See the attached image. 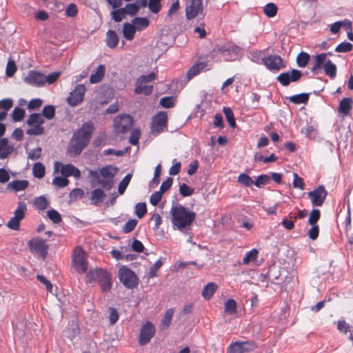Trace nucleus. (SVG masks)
Returning a JSON list of instances; mask_svg holds the SVG:
<instances>
[{
  "instance_id": "f257e3e1",
  "label": "nucleus",
  "mask_w": 353,
  "mask_h": 353,
  "mask_svg": "<svg viewBox=\"0 0 353 353\" xmlns=\"http://www.w3.org/2000/svg\"><path fill=\"white\" fill-rule=\"evenodd\" d=\"M119 168L112 165H107L98 170H89L88 177L92 187L101 185V188H95L90 192L91 203L95 205L101 204L105 194L103 191L110 190L114 185V176L117 174Z\"/></svg>"
},
{
  "instance_id": "f03ea898",
  "label": "nucleus",
  "mask_w": 353,
  "mask_h": 353,
  "mask_svg": "<svg viewBox=\"0 0 353 353\" xmlns=\"http://www.w3.org/2000/svg\"><path fill=\"white\" fill-rule=\"evenodd\" d=\"M95 130L94 123L91 121L83 123L80 128L72 134L69 142L67 153L70 157H77L89 144Z\"/></svg>"
},
{
  "instance_id": "7ed1b4c3",
  "label": "nucleus",
  "mask_w": 353,
  "mask_h": 353,
  "mask_svg": "<svg viewBox=\"0 0 353 353\" xmlns=\"http://www.w3.org/2000/svg\"><path fill=\"white\" fill-rule=\"evenodd\" d=\"M170 215L174 228L179 230L187 229L196 219L195 212L180 204L172 206Z\"/></svg>"
},
{
  "instance_id": "20e7f679",
  "label": "nucleus",
  "mask_w": 353,
  "mask_h": 353,
  "mask_svg": "<svg viewBox=\"0 0 353 353\" xmlns=\"http://www.w3.org/2000/svg\"><path fill=\"white\" fill-rule=\"evenodd\" d=\"M88 282H98L102 292H109L112 288L111 275L103 269L90 270L87 274Z\"/></svg>"
},
{
  "instance_id": "39448f33",
  "label": "nucleus",
  "mask_w": 353,
  "mask_h": 353,
  "mask_svg": "<svg viewBox=\"0 0 353 353\" xmlns=\"http://www.w3.org/2000/svg\"><path fill=\"white\" fill-rule=\"evenodd\" d=\"M157 74L154 72L148 74H143L139 77L135 83L134 93L137 94H143L150 95L153 91V85H147L157 79Z\"/></svg>"
},
{
  "instance_id": "423d86ee",
  "label": "nucleus",
  "mask_w": 353,
  "mask_h": 353,
  "mask_svg": "<svg viewBox=\"0 0 353 353\" xmlns=\"http://www.w3.org/2000/svg\"><path fill=\"white\" fill-rule=\"evenodd\" d=\"M120 282L128 289H134L139 285V279L135 272L126 266H122L118 272Z\"/></svg>"
},
{
  "instance_id": "0eeeda50",
  "label": "nucleus",
  "mask_w": 353,
  "mask_h": 353,
  "mask_svg": "<svg viewBox=\"0 0 353 353\" xmlns=\"http://www.w3.org/2000/svg\"><path fill=\"white\" fill-rule=\"evenodd\" d=\"M44 122L45 121L41 114H31L26 122L31 128L26 131V134L30 136H39L43 134L45 132V129L43 127Z\"/></svg>"
},
{
  "instance_id": "6e6552de",
  "label": "nucleus",
  "mask_w": 353,
  "mask_h": 353,
  "mask_svg": "<svg viewBox=\"0 0 353 353\" xmlns=\"http://www.w3.org/2000/svg\"><path fill=\"white\" fill-rule=\"evenodd\" d=\"M168 126V115L165 111H160L152 118L150 132L157 136L163 132Z\"/></svg>"
},
{
  "instance_id": "1a4fd4ad",
  "label": "nucleus",
  "mask_w": 353,
  "mask_h": 353,
  "mask_svg": "<svg viewBox=\"0 0 353 353\" xmlns=\"http://www.w3.org/2000/svg\"><path fill=\"white\" fill-rule=\"evenodd\" d=\"M26 211V203L23 201H19L17 204V209L14 212V216L12 217L6 224L7 227L13 230H19L20 228V222L24 219Z\"/></svg>"
},
{
  "instance_id": "9d476101",
  "label": "nucleus",
  "mask_w": 353,
  "mask_h": 353,
  "mask_svg": "<svg viewBox=\"0 0 353 353\" xmlns=\"http://www.w3.org/2000/svg\"><path fill=\"white\" fill-rule=\"evenodd\" d=\"M257 345L253 341H236L228 347V353H248L254 351Z\"/></svg>"
},
{
  "instance_id": "9b49d317",
  "label": "nucleus",
  "mask_w": 353,
  "mask_h": 353,
  "mask_svg": "<svg viewBox=\"0 0 353 353\" xmlns=\"http://www.w3.org/2000/svg\"><path fill=\"white\" fill-rule=\"evenodd\" d=\"M262 63L270 71L273 72H277L286 67L284 60L279 55L265 57L262 58Z\"/></svg>"
},
{
  "instance_id": "f8f14e48",
  "label": "nucleus",
  "mask_w": 353,
  "mask_h": 353,
  "mask_svg": "<svg viewBox=\"0 0 353 353\" xmlns=\"http://www.w3.org/2000/svg\"><path fill=\"white\" fill-rule=\"evenodd\" d=\"M302 76L303 73L301 70L292 69L281 73L276 79L283 86L286 87L290 83L299 81Z\"/></svg>"
},
{
  "instance_id": "ddd939ff",
  "label": "nucleus",
  "mask_w": 353,
  "mask_h": 353,
  "mask_svg": "<svg viewBox=\"0 0 353 353\" xmlns=\"http://www.w3.org/2000/svg\"><path fill=\"white\" fill-rule=\"evenodd\" d=\"M132 123V118L130 115L118 116L114 120V131L117 133H125L131 129Z\"/></svg>"
},
{
  "instance_id": "4468645a",
  "label": "nucleus",
  "mask_w": 353,
  "mask_h": 353,
  "mask_svg": "<svg viewBox=\"0 0 353 353\" xmlns=\"http://www.w3.org/2000/svg\"><path fill=\"white\" fill-rule=\"evenodd\" d=\"M85 91L86 88L83 84L77 85L67 99L68 104L72 107L80 104L83 101Z\"/></svg>"
},
{
  "instance_id": "2eb2a0df",
  "label": "nucleus",
  "mask_w": 353,
  "mask_h": 353,
  "mask_svg": "<svg viewBox=\"0 0 353 353\" xmlns=\"http://www.w3.org/2000/svg\"><path fill=\"white\" fill-rule=\"evenodd\" d=\"M72 263L74 268L80 274L85 273L88 269V262L84 252L81 248L76 250L73 254Z\"/></svg>"
},
{
  "instance_id": "dca6fc26",
  "label": "nucleus",
  "mask_w": 353,
  "mask_h": 353,
  "mask_svg": "<svg viewBox=\"0 0 353 353\" xmlns=\"http://www.w3.org/2000/svg\"><path fill=\"white\" fill-rule=\"evenodd\" d=\"M327 195V192L322 185H319L315 190L308 192V196L311 199L313 206H322Z\"/></svg>"
},
{
  "instance_id": "f3484780",
  "label": "nucleus",
  "mask_w": 353,
  "mask_h": 353,
  "mask_svg": "<svg viewBox=\"0 0 353 353\" xmlns=\"http://www.w3.org/2000/svg\"><path fill=\"white\" fill-rule=\"evenodd\" d=\"M28 244L31 252L39 254L43 259L46 257L48 245L44 240L42 239H32Z\"/></svg>"
},
{
  "instance_id": "a211bd4d",
  "label": "nucleus",
  "mask_w": 353,
  "mask_h": 353,
  "mask_svg": "<svg viewBox=\"0 0 353 353\" xmlns=\"http://www.w3.org/2000/svg\"><path fill=\"white\" fill-rule=\"evenodd\" d=\"M155 334V327L151 322H146L140 332L139 343L141 345L148 344Z\"/></svg>"
},
{
  "instance_id": "6ab92c4d",
  "label": "nucleus",
  "mask_w": 353,
  "mask_h": 353,
  "mask_svg": "<svg viewBox=\"0 0 353 353\" xmlns=\"http://www.w3.org/2000/svg\"><path fill=\"white\" fill-rule=\"evenodd\" d=\"M203 14L202 0H190L189 4L185 8L186 18L189 20L194 19L199 14Z\"/></svg>"
},
{
  "instance_id": "aec40b11",
  "label": "nucleus",
  "mask_w": 353,
  "mask_h": 353,
  "mask_svg": "<svg viewBox=\"0 0 353 353\" xmlns=\"http://www.w3.org/2000/svg\"><path fill=\"white\" fill-rule=\"evenodd\" d=\"M25 81L34 86H42L45 84V75L41 72L31 70L25 78Z\"/></svg>"
},
{
  "instance_id": "412c9836",
  "label": "nucleus",
  "mask_w": 353,
  "mask_h": 353,
  "mask_svg": "<svg viewBox=\"0 0 353 353\" xmlns=\"http://www.w3.org/2000/svg\"><path fill=\"white\" fill-rule=\"evenodd\" d=\"M219 50L220 52L223 54V56H227L228 54H229L231 56V59H234L238 57L239 54L240 53L241 48L232 43H227L221 46L219 48Z\"/></svg>"
},
{
  "instance_id": "4be33fe9",
  "label": "nucleus",
  "mask_w": 353,
  "mask_h": 353,
  "mask_svg": "<svg viewBox=\"0 0 353 353\" xmlns=\"http://www.w3.org/2000/svg\"><path fill=\"white\" fill-rule=\"evenodd\" d=\"M61 173L63 176L67 177L74 176L77 179L81 176V171L71 163L63 165L61 169Z\"/></svg>"
},
{
  "instance_id": "5701e85b",
  "label": "nucleus",
  "mask_w": 353,
  "mask_h": 353,
  "mask_svg": "<svg viewBox=\"0 0 353 353\" xmlns=\"http://www.w3.org/2000/svg\"><path fill=\"white\" fill-rule=\"evenodd\" d=\"M353 101L351 98H343L339 103L338 108L339 112L342 114L343 116H347L350 113Z\"/></svg>"
},
{
  "instance_id": "b1692460",
  "label": "nucleus",
  "mask_w": 353,
  "mask_h": 353,
  "mask_svg": "<svg viewBox=\"0 0 353 353\" xmlns=\"http://www.w3.org/2000/svg\"><path fill=\"white\" fill-rule=\"evenodd\" d=\"M208 66L205 61H202L192 65L187 72V78L190 80L192 77L199 74L202 70H205Z\"/></svg>"
},
{
  "instance_id": "393cba45",
  "label": "nucleus",
  "mask_w": 353,
  "mask_h": 353,
  "mask_svg": "<svg viewBox=\"0 0 353 353\" xmlns=\"http://www.w3.org/2000/svg\"><path fill=\"white\" fill-rule=\"evenodd\" d=\"M105 67L104 65H99L96 71L94 72L90 77V82L91 83H97L99 82H100L104 75H105Z\"/></svg>"
},
{
  "instance_id": "a878e982",
  "label": "nucleus",
  "mask_w": 353,
  "mask_h": 353,
  "mask_svg": "<svg viewBox=\"0 0 353 353\" xmlns=\"http://www.w3.org/2000/svg\"><path fill=\"white\" fill-rule=\"evenodd\" d=\"M119 38L116 32L109 30L106 33V45L110 48H115L118 46Z\"/></svg>"
},
{
  "instance_id": "bb28decb",
  "label": "nucleus",
  "mask_w": 353,
  "mask_h": 353,
  "mask_svg": "<svg viewBox=\"0 0 353 353\" xmlns=\"http://www.w3.org/2000/svg\"><path fill=\"white\" fill-rule=\"evenodd\" d=\"M28 185L29 182L27 180H14L8 183V188L19 192L26 190Z\"/></svg>"
},
{
  "instance_id": "cd10ccee",
  "label": "nucleus",
  "mask_w": 353,
  "mask_h": 353,
  "mask_svg": "<svg viewBox=\"0 0 353 353\" xmlns=\"http://www.w3.org/2000/svg\"><path fill=\"white\" fill-rule=\"evenodd\" d=\"M217 288L218 285L215 283H209L203 288L201 294L205 299L209 300L213 296Z\"/></svg>"
},
{
  "instance_id": "c85d7f7f",
  "label": "nucleus",
  "mask_w": 353,
  "mask_h": 353,
  "mask_svg": "<svg viewBox=\"0 0 353 353\" xmlns=\"http://www.w3.org/2000/svg\"><path fill=\"white\" fill-rule=\"evenodd\" d=\"M136 29L133 24L124 23L123 27V34L125 39L131 41L134 37Z\"/></svg>"
},
{
  "instance_id": "c756f323",
  "label": "nucleus",
  "mask_w": 353,
  "mask_h": 353,
  "mask_svg": "<svg viewBox=\"0 0 353 353\" xmlns=\"http://www.w3.org/2000/svg\"><path fill=\"white\" fill-rule=\"evenodd\" d=\"M309 95L310 94L308 93H301L288 97L286 99L294 104L306 103L309 100Z\"/></svg>"
},
{
  "instance_id": "7c9ffc66",
  "label": "nucleus",
  "mask_w": 353,
  "mask_h": 353,
  "mask_svg": "<svg viewBox=\"0 0 353 353\" xmlns=\"http://www.w3.org/2000/svg\"><path fill=\"white\" fill-rule=\"evenodd\" d=\"M325 73L330 77L331 79L336 77V65L328 59L322 68Z\"/></svg>"
},
{
  "instance_id": "2f4dec72",
  "label": "nucleus",
  "mask_w": 353,
  "mask_h": 353,
  "mask_svg": "<svg viewBox=\"0 0 353 353\" xmlns=\"http://www.w3.org/2000/svg\"><path fill=\"white\" fill-rule=\"evenodd\" d=\"M136 30H142L149 26V20L145 17H135L132 21Z\"/></svg>"
},
{
  "instance_id": "473e14b6",
  "label": "nucleus",
  "mask_w": 353,
  "mask_h": 353,
  "mask_svg": "<svg viewBox=\"0 0 353 353\" xmlns=\"http://www.w3.org/2000/svg\"><path fill=\"white\" fill-rule=\"evenodd\" d=\"M310 59V56L308 53L301 52L296 57V64L299 68L305 67Z\"/></svg>"
},
{
  "instance_id": "72a5a7b5",
  "label": "nucleus",
  "mask_w": 353,
  "mask_h": 353,
  "mask_svg": "<svg viewBox=\"0 0 353 353\" xmlns=\"http://www.w3.org/2000/svg\"><path fill=\"white\" fill-rule=\"evenodd\" d=\"M281 274L276 267H271L266 273L265 277L270 280L272 282L275 283L276 281L281 280L280 279Z\"/></svg>"
},
{
  "instance_id": "f704fd0d",
  "label": "nucleus",
  "mask_w": 353,
  "mask_h": 353,
  "mask_svg": "<svg viewBox=\"0 0 353 353\" xmlns=\"http://www.w3.org/2000/svg\"><path fill=\"white\" fill-rule=\"evenodd\" d=\"M45 166L40 162L35 163L32 168V173L34 177L42 179L45 175Z\"/></svg>"
},
{
  "instance_id": "c9c22d12",
  "label": "nucleus",
  "mask_w": 353,
  "mask_h": 353,
  "mask_svg": "<svg viewBox=\"0 0 353 353\" xmlns=\"http://www.w3.org/2000/svg\"><path fill=\"white\" fill-rule=\"evenodd\" d=\"M132 176V174L129 173V174H126L125 176V177L119 183V187H118V193L120 195H122L125 192L128 185L130 183Z\"/></svg>"
},
{
  "instance_id": "e433bc0d",
  "label": "nucleus",
  "mask_w": 353,
  "mask_h": 353,
  "mask_svg": "<svg viewBox=\"0 0 353 353\" xmlns=\"http://www.w3.org/2000/svg\"><path fill=\"white\" fill-rule=\"evenodd\" d=\"M223 111L229 125L232 128H234L236 126V122L232 109L229 107H224Z\"/></svg>"
},
{
  "instance_id": "4c0bfd02",
  "label": "nucleus",
  "mask_w": 353,
  "mask_h": 353,
  "mask_svg": "<svg viewBox=\"0 0 353 353\" xmlns=\"http://www.w3.org/2000/svg\"><path fill=\"white\" fill-rule=\"evenodd\" d=\"M34 205L38 210H44L48 207V201L45 196H40L35 198Z\"/></svg>"
},
{
  "instance_id": "58836bf2",
  "label": "nucleus",
  "mask_w": 353,
  "mask_h": 353,
  "mask_svg": "<svg viewBox=\"0 0 353 353\" xmlns=\"http://www.w3.org/2000/svg\"><path fill=\"white\" fill-rule=\"evenodd\" d=\"M42 115L47 119H52L55 116V107L52 105H48L43 107Z\"/></svg>"
},
{
  "instance_id": "ea45409f",
  "label": "nucleus",
  "mask_w": 353,
  "mask_h": 353,
  "mask_svg": "<svg viewBox=\"0 0 353 353\" xmlns=\"http://www.w3.org/2000/svg\"><path fill=\"white\" fill-rule=\"evenodd\" d=\"M237 181L245 187H250L252 184H254V182L252 178L245 173H242L239 175Z\"/></svg>"
},
{
  "instance_id": "a19ab883",
  "label": "nucleus",
  "mask_w": 353,
  "mask_h": 353,
  "mask_svg": "<svg viewBox=\"0 0 353 353\" xmlns=\"http://www.w3.org/2000/svg\"><path fill=\"white\" fill-rule=\"evenodd\" d=\"M47 216L55 224L59 223L62 220L59 212L54 209L49 210L47 212Z\"/></svg>"
},
{
  "instance_id": "79ce46f5",
  "label": "nucleus",
  "mask_w": 353,
  "mask_h": 353,
  "mask_svg": "<svg viewBox=\"0 0 353 353\" xmlns=\"http://www.w3.org/2000/svg\"><path fill=\"white\" fill-rule=\"evenodd\" d=\"M111 16L115 22H120L125 17V13L122 8H118L111 12Z\"/></svg>"
},
{
  "instance_id": "37998d69",
  "label": "nucleus",
  "mask_w": 353,
  "mask_h": 353,
  "mask_svg": "<svg viewBox=\"0 0 353 353\" xmlns=\"http://www.w3.org/2000/svg\"><path fill=\"white\" fill-rule=\"evenodd\" d=\"M179 191L182 196L186 197L192 195L194 192V189L185 183H182L179 185Z\"/></svg>"
},
{
  "instance_id": "c03bdc74",
  "label": "nucleus",
  "mask_w": 353,
  "mask_h": 353,
  "mask_svg": "<svg viewBox=\"0 0 353 353\" xmlns=\"http://www.w3.org/2000/svg\"><path fill=\"white\" fill-rule=\"evenodd\" d=\"M263 11L268 17H273L276 14L277 7L273 3H268L265 5Z\"/></svg>"
},
{
  "instance_id": "a18cd8bd",
  "label": "nucleus",
  "mask_w": 353,
  "mask_h": 353,
  "mask_svg": "<svg viewBox=\"0 0 353 353\" xmlns=\"http://www.w3.org/2000/svg\"><path fill=\"white\" fill-rule=\"evenodd\" d=\"M225 312L230 314H234L236 312V303L232 299H228L225 303Z\"/></svg>"
},
{
  "instance_id": "49530a36",
  "label": "nucleus",
  "mask_w": 353,
  "mask_h": 353,
  "mask_svg": "<svg viewBox=\"0 0 353 353\" xmlns=\"http://www.w3.org/2000/svg\"><path fill=\"white\" fill-rule=\"evenodd\" d=\"M271 178L268 174H261L259 175L256 180L254 182V185L257 188H261L263 185L269 183L270 182Z\"/></svg>"
},
{
  "instance_id": "de8ad7c7",
  "label": "nucleus",
  "mask_w": 353,
  "mask_h": 353,
  "mask_svg": "<svg viewBox=\"0 0 353 353\" xmlns=\"http://www.w3.org/2000/svg\"><path fill=\"white\" fill-rule=\"evenodd\" d=\"M69 183V180L65 176H55L52 179V184L57 188H64Z\"/></svg>"
},
{
  "instance_id": "09e8293b",
  "label": "nucleus",
  "mask_w": 353,
  "mask_h": 353,
  "mask_svg": "<svg viewBox=\"0 0 353 353\" xmlns=\"http://www.w3.org/2000/svg\"><path fill=\"white\" fill-rule=\"evenodd\" d=\"M147 212V207L145 203H138L135 205V214L139 219L143 218Z\"/></svg>"
},
{
  "instance_id": "8fccbe9b",
  "label": "nucleus",
  "mask_w": 353,
  "mask_h": 353,
  "mask_svg": "<svg viewBox=\"0 0 353 353\" xmlns=\"http://www.w3.org/2000/svg\"><path fill=\"white\" fill-rule=\"evenodd\" d=\"M126 14L134 16L139 11V6L137 3H128L125 8H122Z\"/></svg>"
},
{
  "instance_id": "3c124183",
  "label": "nucleus",
  "mask_w": 353,
  "mask_h": 353,
  "mask_svg": "<svg viewBox=\"0 0 353 353\" xmlns=\"http://www.w3.org/2000/svg\"><path fill=\"white\" fill-rule=\"evenodd\" d=\"M258 254V250L256 249H252L246 253L245 257L243 259V264H248L250 261L256 260Z\"/></svg>"
},
{
  "instance_id": "603ef678",
  "label": "nucleus",
  "mask_w": 353,
  "mask_h": 353,
  "mask_svg": "<svg viewBox=\"0 0 353 353\" xmlns=\"http://www.w3.org/2000/svg\"><path fill=\"white\" fill-rule=\"evenodd\" d=\"M147 6L152 13H158L161 8V0H149Z\"/></svg>"
},
{
  "instance_id": "864d4df0",
  "label": "nucleus",
  "mask_w": 353,
  "mask_h": 353,
  "mask_svg": "<svg viewBox=\"0 0 353 353\" xmlns=\"http://www.w3.org/2000/svg\"><path fill=\"white\" fill-rule=\"evenodd\" d=\"M25 116V110L23 108L16 107L12 113V118L14 121H21Z\"/></svg>"
},
{
  "instance_id": "5fc2aeb1",
  "label": "nucleus",
  "mask_w": 353,
  "mask_h": 353,
  "mask_svg": "<svg viewBox=\"0 0 353 353\" xmlns=\"http://www.w3.org/2000/svg\"><path fill=\"white\" fill-rule=\"evenodd\" d=\"M346 24L351 25V22L345 19L343 21H336L331 25L330 26V31L333 34H336L339 32L340 29L343 26H345Z\"/></svg>"
},
{
  "instance_id": "6e6d98bb",
  "label": "nucleus",
  "mask_w": 353,
  "mask_h": 353,
  "mask_svg": "<svg viewBox=\"0 0 353 353\" xmlns=\"http://www.w3.org/2000/svg\"><path fill=\"white\" fill-rule=\"evenodd\" d=\"M79 330L77 325H72L64 331V336L71 341L77 335Z\"/></svg>"
},
{
  "instance_id": "4d7b16f0",
  "label": "nucleus",
  "mask_w": 353,
  "mask_h": 353,
  "mask_svg": "<svg viewBox=\"0 0 353 353\" xmlns=\"http://www.w3.org/2000/svg\"><path fill=\"white\" fill-rule=\"evenodd\" d=\"M321 217V212L319 209H313L310 214L308 223L310 225H316V223Z\"/></svg>"
},
{
  "instance_id": "13d9d810",
  "label": "nucleus",
  "mask_w": 353,
  "mask_h": 353,
  "mask_svg": "<svg viewBox=\"0 0 353 353\" xmlns=\"http://www.w3.org/2000/svg\"><path fill=\"white\" fill-rule=\"evenodd\" d=\"M173 314H174V309H172V308L168 309L165 312L164 316H163V319L161 320V324L165 327H168L171 323Z\"/></svg>"
},
{
  "instance_id": "bf43d9fd",
  "label": "nucleus",
  "mask_w": 353,
  "mask_h": 353,
  "mask_svg": "<svg viewBox=\"0 0 353 353\" xmlns=\"http://www.w3.org/2000/svg\"><path fill=\"white\" fill-rule=\"evenodd\" d=\"M137 224V220L133 219L128 221L122 228V232L128 234L131 232L136 227Z\"/></svg>"
},
{
  "instance_id": "052dcab7",
  "label": "nucleus",
  "mask_w": 353,
  "mask_h": 353,
  "mask_svg": "<svg viewBox=\"0 0 353 353\" xmlns=\"http://www.w3.org/2000/svg\"><path fill=\"white\" fill-rule=\"evenodd\" d=\"M353 46L352 43L349 42H342L339 44L336 48L335 51L336 52H349L352 50Z\"/></svg>"
},
{
  "instance_id": "680f3d73",
  "label": "nucleus",
  "mask_w": 353,
  "mask_h": 353,
  "mask_svg": "<svg viewBox=\"0 0 353 353\" xmlns=\"http://www.w3.org/2000/svg\"><path fill=\"white\" fill-rule=\"evenodd\" d=\"M159 104L164 108H172L174 105L173 97H164L160 99Z\"/></svg>"
},
{
  "instance_id": "e2e57ef3",
  "label": "nucleus",
  "mask_w": 353,
  "mask_h": 353,
  "mask_svg": "<svg viewBox=\"0 0 353 353\" xmlns=\"http://www.w3.org/2000/svg\"><path fill=\"white\" fill-rule=\"evenodd\" d=\"M163 262L161 260L157 261L150 268L148 272L149 278H153L157 276V272L162 266Z\"/></svg>"
},
{
  "instance_id": "0e129e2a",
  "label": "nucleus",
  "mask_w": 353,
  "mask_h": 353,
  "mask_svg": "<svg viewBox=\"0 0 353 353\" xmlns=\"http://www.w3.org/2000/svg\"><path fill=\"white\" fill-rule=\"evenodd\" d=\"M17 70L15 63L13 60H9L7 63L6 74L7 77H11L14 75Z\"/></svg>"
},
{
  "instance_id": "69168bd1",
  "label": "nucleus",
  "mask_w": 353,
  "mask_h": 353,
  "mask_svg": "<svg viewBox=\"0 0 353 353\" xmlns=\"http://www.w3.org/2000/svg\"><path fill=\"white\" fill-rule=\"evenodd\" d=\"M141 135V132L138 129L133 130L131 132L130 138H129V142L133 145H136L139 143V139Z\"/></svg>"
},
{
  "instance_id": "338daca9",
  "label": "nucleus",
  "mask_w": 353,
  "mask_h": 353,
  "mask_svg": "<svg viewBox=\"0 0 353 353\" xmlns=\"http://www.w3.org/2000/svg\"><path fill=\"white\" fill-rule=\"evenodd\" d=\"M293 186L295 188H299L300 190H304L305 184L302 178L299 177L296 173L293 174Z\"/></svg>"
},
{
  "instance_id": "774afa93",
  "label": "nucleus",
  "mask_w": 353,
  "mask_h": 353,
  "mask_svg": "<svg viewBox=\"0 0 353 353\" xmlns=\"http://www.w3.org/2000/svg\"><path fill=\"white\" fill-rule=\"evenodd\" d=\"M163 194L159 191H156L150 196V203L156 206L161 201Z\"/></svg>"
}]
</instances>
